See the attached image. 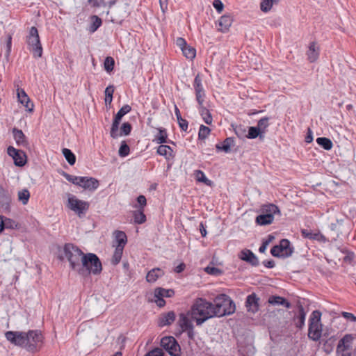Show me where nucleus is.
<instances>
[{"label": "nucleus", "instance_id": "f257e3e1", "mask_svg": "<svg viewBox=\"0 0 356 356\" xmlns=\"http://www.w3.org/2000/svg\"><path fill=\"white\" fill-rule=\"evenodd\" d=\"M6 339L11 343L24 348L27 351L36 353L43 346L44 337L41 331L35 330L24 332L8 331L5 333Z\"/></svg>", "mask_w": 356, "mask_h": 356}, {"label": "nucleus", "instance_id": "f03ea898", "mask_svg": "<svg viewBox=\"0 0 356 356\" xmlns=\"http://www.w3.org/2000/svg\"><path fill=\"white\" fill-rule=\"evenodd\" d=\"M213 303L203 298H197L193 304L189 314L197 325H201L207 320L215 317Z\"/></svg>", "mask_w": 356, "mask_h": 356}, {"label": "nucleus", "instance_id": "7ed1b4c3", "mask_svg": "<svg viewBox=\"0 0 356 356\" xmlns=\"http://www.w3.org/2000/svg\"><path fill=\"white\" fill-rule=\"evenodd\" d=\"M213 310L215 317H221L234 313L236 306L233 300L225 294H220L213 300Z\"/></svg>", "mask_w": 356, "mask_h": 356}, {"label": "nucleus", "instance_id": "20e7f679", "mask_svg": "<svg viewBox=\"0 0 356 356\" xmlns=\"http://www.w3.org/2000/svg\"><path fill=\"white\" fill-rule=\"evenodd\" d=\"M78 273L86 276L90 273L99 274L102 270V263L97 256L92 253L84 254Z\"/></svg>", "mask_w": 356, "mask_h": 356}, {"label": "nucleus", "instance_id": "39448f33", "mask_svg": "<svg viewBox=\"0 0 356 356\" xmlns=\"http://www.w3.org/2000/svg\"><path fill=\"white\" fill-rule=\"evenodd\" d=\"M63 252L65 257L70 263L71 268L78 273L84 256L83 252L72 243L65 244L63 247Z\"/></svg>", "mask_w": 356, "mask_h": 356}, {"label": "nucleus", "instance_id": "423d86ee", "mask_svg": "<svg viewBox=\"0 0 356 356\" xmlns=\"http://www.w3.org/2000/svg\"><path fill=\"white\" fill-rule=\"evenodd\" d=\"M322 332L321 312L315 310L312 312L309 318L308 337L314 341H317L321 338Z\"/></svg>", "mask_w": 356, "mask_h": 356}, {"label": "nucleus", "instance_id": "0eeeda50", "mask_svg": "<svg viewBox=\"0 0 356 356\" xmlns=\"http://www.w3.org/2000/svg\"><path fill=\"white\" fill-rule=\"evenodd\" d=\"M26 42L29 46L35 58H40L42 56V47L40 40L38 29L32 26L26 38Z\"/></svg>", "mask_w": 356, "mask_h": 356}, {"label": "nucleus", "instance_id": "6e6552de", "mask_svg": "<svg viewBox=\"0 0 356 356\" xmlns=\"http://www.w3.org/2000/svg\"><path fill=\"white\" fill-rule=\"evenodd\" d=\"M67 201L66 206L71 211H74L79 217L85 214L89 209L88 202L78 199L74 195L67 193Z\"/></svg>", "mask_w": 356, "mask_h": 356}, {"label": "nucleus", "instance_id": "1a4fd4ad", "mask_svg": "<svg viewBox=\"0 0 356 356\" xmlns=\"http://www.w3.org/2000/svg\"><path fill=\"white\" fill-rule=\"evenodd\" d=\"M355 337L353 334H346L339 341L336 349V356H351L353 341Z\"/></svg>", "mask_w": 356, "mask_h": 356}, {"label": "nucleus", "instance_id": "9d476101", "mask_svg": "<svg viewBox=\"0 0 356 356\" xmlns=\"http://www.w3.org/2000/svg\"><path fill=\"white\" fill-rule=\"evenodd\" d=\"M293 250L291 247L290 241L287 239H282L280 244L275 245L270 250L273 256L276 257L286 258L290 257Z\"/></svg>", "mask_w": 356, "mask_h": 356}, {"label": "nucleus", "instance_id": "9b49d317", "mask_svg": "<svg viewBox=\"0 0 356 356\" xmlns=\"http://www.w3.org/2000/svg\"><path fill=\"white\" fill-rule=\"evenodd\" d=\"M131 109V108L129 105H124L119 110V111L115 115L110 131V134L112 138H117L120 136H122V134L119 133V124L120 123L122 118L124 115L130 112Z\"/></svg>", "mask_w": 356, "mask_h": 356}, {"label": "nucleus", "instance_id": "f8f14e48", "mask_svg": "<svg viewBox=\"0 0 356 356\" xmlns=\"http://www.w3.org/2000/svg\"><path fill=\"white\" fill-rule=\"evenodd\" d=\"M189 317H191L189 312L187 314H180L177 323L181 332H187L188 337L192 339L194 335L193 325Z\"/></svg>", "mask_w": 356, "mask_h": 356}, {"label": "nucleus", "instance_id": "ddd939ff", "mask_svg": "<svg viewBox=\"0 0 356 356\" xmlns=\"http://www.w3.org/2000/svg\"><path fill=\"white\" fill-rule=\"evenodd\" d=\"M161 346L173 356H178L180 348L173 337H164L161 340Z\"/></svg>", "mask_w": 356, "mask_h": 356}, {"label": "nucleus", "instance_id": "4468645a", "mask_svg": "<svg viewBox=\"0 0 356 356\" xmlns=\"http://www.w3.org/2000/svg\"><path fill=\"white\" fill-rule=\"evenodd\" d=\"M8 154L14 160V163L17 166H24L26 163V156L25 153L19 149H17L13 146H9L7 149Z\"/></svg>", "mask_w": 356, "mask_h": 356}, {"label": "nucleus", "instance_id": "2eb2a0df", "mask_svg": "<svg viewBox=\"0 0 356 356\" xmlns=\"http://www.w3.org/2000/svg\"><path fill=\"white\" fill-rule=\"evenodd\" d=\"M174 295V291L172 289H165L163 288H156L154 290V302L156 305L161 307L165 305L164 297H171Z\"/></svg>", "mask_w": 356, "mask_h": 356}, {"label": "nucleus", "instance_id": "dca6fc26", "mask_svg": "<svg viewBox=\"0 0 356 356\" xmlns=\"http://www.w3.org/2000/svg\"><path fill=\"white\" fill-rule=\"evenodd\" d=\"M193 86L195 91L196 100L199 105H202L204 101L205 92L202 84V79L199 74L195 77Z\"/></svg>", "mask_w": 356, "mask_h": 356}, {"label": "nucleus", "instance_id": "f3484780", "mask_svg": "<svg viewBox=\"0 0 356 356\" xmlns=\"http://www.w3.org/2000/svg\"><path fill=\"white\" fill-rule=\"evenodd\" d=\"M259 298L255 293H252L247 297L245 306L248 312L253 314L259 310Z\"/></svg>", "mask_w": 356, "mask_h": 356}, {"label": "nucleus", "instance_id": "a211bd4d", "mask_svg": "<svg viewBox=\"0 0 356 356\" xmlns=\"http://www.w3.org/2000/svg\"><path fill=\"white\" fill-rule=\"evenodd\" d=\"M79 186L86 190L95 191L99 186V181L93 177H81Z\"/></svg>", "mask_w": 356, "mask_h": 356}, {"label": "nucleus", "instance_id": "6ab92c4d", "mask_svg": "<svg viewBox=\"0 0 356 356\" xmlns=\"http://www.w3.org/2000/svg\"><path fill=\"white\" fill-rule=\"evenodd\" d=\"M17 95L19 102L26 107V110L30 112L33 111V104L30 102V99L25 91L18 88L17 90Z\"/></svg>", "mask_w": 356, "mask_h": 356}, {"label": "nucleus", "instance_id": "aec40b11", "mask_svg": "<svg viewBox=\"0 0 356 356\" xmlns=\"http://www.w3.org/2000/svg\"><path fill=\"white\" fill-rule=\"evenodd\" d=\"M320 49L316 42H312L309 44L307 51V58L311 63H314L318 58Z\"/></svg>", "mask_w": 356, "mask_h": 356}, {"label": "nucleus", "instance_id": "412c9836", "mask_svg": "<svg viewBox=\"0 0 356 356\" xmlns=\"http://www.w3.org/2000/svg\"><path fill=\"white\" fill-rule=\"evenodd\" d=\"M175 320V314L174 312H169L160 316L158 324L160 327H163L172 324Z\"/></svg>", "mask_w": 356, "mask_h": 356}, {"label": "nucleus", "instance_id": "4be33fe9", "mask_svg": "<svg viewBox=\"0 0 356 356\" xmlns=\"http://www.w3.org/2000/svg\"><path fill=\"white\" fill-rule=\"evenodd\" d=\"M239 257L241 259L245 261L253 266L258 264V259L253 252L249 250H244L241 252Z\"/></svg>", "mask_w": 356, "mask_h": 356}, {"label": "nucleus", "instance_id": "5701e85b", "mask_svg": "<svg viewBox=\"0 0 356 356\" xmlns=\"http://www.w3.org/2000/svg\"><path fill=\"white\" fill-rule=\"evenodd\" d=\"M268 302L270 305H273V306L282 305L288 309L291 307V303L287 300H286L283 297L278 296H270L268 300Z\"/></svg>", "mask_w": 356, "mask_h": 356}, {"label": "nucleus", "instance_id": "b1692460", "mask_svg": "<svg viewBox=\"0 0 356 356\" xmlns=\"http://www.w3.org/2000/svg\"><path fill=\"white\" fill-rule=\"evenodd\" d=\"M306 312L302 305L298 307V314L294 317V322L296 327L302 329L305 326Z\"/></svg>", "mask_w": 356, "mask_h": 356}, {"label": "nucleus", "instance_id": "393cba45", "mask_svg": "<svg viewBox=\"0 0 356 356\" xmlns=\"http://www.w3.org/2000/svg\"><path fill=\"white\" fill-rule=\"evenodd\" d=\"M114 236L115 242L113 246L117 248L121 247L124 248L127 241L125 233L122 231H115L114 232Z\"/></svg>", "mask_w": 356, "mask_h": 356}, {"label": "nucleus", "instance_id": "a878e982", "mask_svg": "<svg viewBox=\"0 0 356 356\" xmlns=\"http://www.w3.org/2000/svg\"><path fill=\"white\" fill-rule=\"evenodd\" d=\"M164 275V272L159 268H153L149 270L146 275V280L147 282L154 283L158 278L162 277Z\"/></svg>", "mask_w": 356, "mask_h": 356}, {"label": "nucleus", "instance_id": "bb28decb", "mask_svg": "<svg viewBox=\"0 0 356 356\" xmlns=\"http://www.w3.org/2000/svg\"><path fill=\"white\" fill-rule=\"evenodd\" d=\"M232 22L233 19L230 15H225L222 16L218 21V24L220 26L218 29L222 32L227 31L231 26Z\"/></svg>", "mask_w": 356, "mask_h": 356}, {"label": "nucleus", "instance_id": "cd10ccee", "mask_svg": "<svg viewBox=\"0 0 356 356\" xmlns=\"http://www.w3.org/2000/svg\"><path fill=\"white\" fill-rule=\"evenodd\" d=\"M10 202V195L9 193L0 185V206L7 209L9 207Z\"/></svg>", "mask_w": 356, "mask_h": 356}, {"label": "nucleus", "instance_id": "c85d7f7f", "mask_svg": "<svg viewBox=\"0 0 356 356\" xmlns=\"http://www.w3.org/2000/svg\"><path fill=\"white\" fill-rule=\"evenodd\" d=\"M234 145V140L232 138H227L222 143H218L216 148L218 151H222L228 153L231 150V147Z\"/></svg>", "mask_w": 356, "mask_h": 356}, {"label": "nucleus", "instance_id": "c756f323", "mask_svg": "<svg viewBox=\"0 0 356 356\" xmlns=\"http://www.w3.org/2000/svg\"><path fill=\"white\" fill-rule=\"evenodd\" d=\"M14 138L18 145L26 147L28 143L26 140V136L22 130L14 129L13 131Z\"/></svg>", "mask_w": 356, "mask_h": 356}, {"label": "nucleus", "instance_id": "7c9ffc66", "mask_svg": "<svg viewBox=\"0 0 356 356\" xmlns=\"http://www.w3.org/2000/svg\"><path fill=\"white\" fill-rule=\"evenodd\" d=\"M157 153L161 156H163L168 160L173 157V151L172 148L168 145L163 144L159 145L157 148Z\"/></svg>", "mask_w": 356, "mask_h": 356}, {"label": "nucleus", "instance_id": "2f4dec72", "mask_svg": "<svg viewBox=\"0 0 356 356\" xmlns=\"http://www.w3.org/2000/svg\"><path fill=\"white\" fill-rule=\"evenodd\" d=\"M274 216L271 214L263 213L256 218V222L259 225H267L273 222Z\"/></svg>", "mask_w": 356, "mask_h": 356}, {"label": "nucleus", "instance_id": "473e14b6", "mask_svg": "<svg viewBox=\"0 0 356 356\" xmlns=\"http://www.w3.org/2000/svg\"><path fill=\"white\" fill-rule=\"evenodd\" d=\"M199 112L200 113V115L202 116L203 120L204 122L207 124H211L213 121V118L211 116V114L210 113L209 111L205 107L203 106V104L199 105Z\"/></svg>", "mask_w": 356, "mask_h": 356}, {"label": "nucleus", "instance_id": "72a5a7b5", "mask_svg": "<svg viewBox=\"0 0 356 356\" xmlns=\"http://www.w3.org/2000/svg\"><path fill=\"white\" fill-rule=\"evenodd\" d=\"M134 222L136 224H142L146 221V216L144 214V210L139 209L133 212Z\"/></svg>", "mask_w": 356, "mask_h": 356}, {"label": "nucleus", "instance_id": "f704fd0d", "mask_svg": "<svg viewBox=\"0 0 356 356\" xmlns=\"http://www.w3.org/2000/svg\"><path fill=\"white\" fill-rule=\"evenodd\" d=\"M195 179L199 182H202L207 186H211L212 181L208 179L204 173L200 170H195L194 172Z\"/></svg>", "mask_w": 356, "mask_h": 356}, {"label": "nucleus", "instance_id": "c9c22d12", "mask_svg": "<svg viewBox=\"0 0 356 356\" xmlns=\"http://www.w3.org/2000/svg\"><path fill=\"white\" fill-rule=\"evenodd\" d=\"M316 143L325 150H330L333 144L330 139L325 137H320L316 139Z\"/></svg>", "mask_w": 356, "mask_h": 356}, {"label": "nucleus", "instance_id": "e433bc0d", "mask_svg": "<svg viewBox=\"0 0 356 356\" xmlns=\"http://www.w3.org/2000/svg\"><path fill=\"white\" fill-rule=\"evenodd\" d=\"M115 251L111 259V263L113 265H117L121 260L124 248L115 247Z\"/></svg>", "mask_w": 356, "mask_h": 356}, {"label": "nucleus", "instance_id": "4c0bfd02", "mask_svg": "<svg viewBox=\"0 0 356 356\" xmlns=\"http://www.w3.org/2000/svg\"><path fill=\"white\" fill-rule=\"evenodd\" d=\"M181 51L184 56L188 59L193 60L196 56L195 49L188 44L181 50Z\"/></svg>", "mask_w": 356, "mask_h": 356}, {"label": "nucleus", "instance_id": "58836bf2", "mask_svg": "<svg viewBox=\"0 0 356 356\" xmlns=\"http://www.w3.org/2000/svg\"><path fill=\"white\" fill-rule=\"evenodd\" d=\"M258 136L261 140L264 138V135H263L260 132V131L258 129V128L257 127H250L249 128L248 134L247 137L248 138L253 139V138H256Z\"/></svg>", "mask_w": 356, "mask_h": 356}, {"label": "nucleus", "instance_id": "ea45409f", "mask_svg": "<svg viewBox=\"0 0 356 356\" xmlns=\"http://www.w3.org/2000/svg\"><path fill=\"white\" fill-rule=\"evenodd\" d=\"M268 121L269 118L268 117H265L259 120L258 122L257 127L263 135L265 134L266 131H267V128L269 126Z\"/></svg>", "mask_w": 356, "mask_h": 356}, {"label": "nucleus", "instance_id": "a19ab883", "mask_svg": "<svg viewBox=\"0 0 356 356\" xmlns=\"http://www.w3.org/2000/svg\"><path fill=\"white\" fill-rule=\"evenodd\" d=\"M175 115H176V117H177V119L179 122V125L180 128L184 131H186L188 129V122L186 120H184L181 118L180 111L176 106H175Z\"/></svg>", "mask_w": 356, "mask_h": 356}, {"label": "nucleus", "instance_id": "79ce46f5", "mask_svg": "<svg viewBox=\"0 0 356 356\" xmlns=\"http://www.w3.org/2000/svg\"><path fill=\"white\" fill-rule=\"evenodd\" d=\"M262 211L264 213L271 214V216H273L275 213H280V212L279 208L273 204L264 206L262 209Z\"/></svg>", "mask_w": 356, "mask_h": 356}, {"label": "nucleus", "instance_id": "37998d69", "mask_svg": "<svg viewBox=\"0 0 356 356\" xmlns=\"http://www.w3.org/2000/svg\"><path fill=\"white\" fill-rule=\"evenodd\" d=\"M17 196L19 201H20L24 205H26L29 202L30 193L27 189H23L18 192Z\"/></svg>", "mask_w": 356, "mask_h": 356}, {"label": "nucleus", "instance_id": "c03bdc74", "mask_svg": "<svg viewBox=\"0 0 356 356\" xmlns=\"http://www.w3.org/2000/svg\"><path fill=\"white\" fill-rule=\"evenodd\" d=\"M63 154L64 155L65 159L70 165H74L76 161L75 155L72 152V151L69 149L64 148L63 149Z\"/></svg>", "mask_w": 356, "mask_h": 356}, {"label": "nucleus", "instance_id": "a18cd8bd", "mask_svg": "<svg viewBox=\"0 0 356 356\" xmlns=\"http://www.w3.org/2000/svg\"><path fill=\"white\" fill-rule=\"evenodd\" d=\"M168 134L165 129H159V132L156 136V141L159 144H163L167 142Z\"/></svg>", "mask_w": 356, "mask_h": 356}, {"label": "nucleus", "instance_id": "49530a36", "mask_svg": "<svg viewBox=\"0 0 356 356\" xmlns=\"http://www.w3.org/2000/svg\"><path fill=\"white\" fill-rule=\"evenodd\" d=\"M274 0H261L260 3V9L264 13L269 12L274 3Z\"/></svg>", "mask_w": 356, "mask_h": 356}, {"label": "nucleus", "instance_id": "de8ad7c7", "mask_svg": "<svg viewBox=\"0 0 356 356\" xmlns=\"http://www.w3.org/2000/svg\"><path fill=\"white\" fill-rule=\"evenodd\" d=\"M114 88L113 86H108L105 90V104H110L113 100Z\"/></svg>", "mask_w": 356, "mask_h": 356}, {"label": "nucleus", "instance_id": "09e8293b", "mask_svg": "<svg viewBox=\"0 0 356 356\" xmlns=\"http://www.w3.org/2000/svg\"><path fill=\"white\" fill-rule=\"evenodd\" d=\"M92 24L90 26V31L95 32L102 25V19L97 15L91 17Z\"/></svg>", "mask_w": 356, "mask_h": 356}, {"label": "nucleus", "instance_id": "8fccbe9b", "mask_svg": "<svg viewBox=\"0 0 356 356\" xmlns=\"http://www.w3.org/2000/svg\"><path fill=\"white\" fill-rule=\"evenodd\" d=\"M210 132L211 129L209 127L204 125H201L199 129L198 137L200 139L204 140L207 138Z\"/></svg>", "mask_w": 356, "mask_h": 356}, {"label": "nucleus", "instance_id": "3c124183", "mask_svg": "<svg viewBox=\"0 0 356 356\" xmlns=\"http://www.w3.org/2000/svg\"><path fill=\"white\" fill-rule=\"evenodd\" d=\"M115 65L114 59L112 57H106L104 60V68L106 72H110L113 70Z\"/></svg>", "mask_w": 356, "mask_h": 356}, {"label": "nucleus", "instance_id": "603ef678", "mask_svg": "<svg viewBox=\"0 0 356 356\" xmlns=\"http://www.w3.org/2000/svg\"><path fill=\"white\" fill-rule=\"evenodd\" d=\"M64 177L68 181L72 182V184L77 185V186H79L80 181H81V179H82L81 177L70 175L67 173L64 174Z\"/></svg>", "mask_w": 356, "mask_h": 356}, {"label": "nucleus", "instance_id": "864d4df0", "mask_svg": "<svg viewBox=\"0 0 356 356\" xmlns=\"http://www.w3.org/2000/svg\"><path fill=\"white\" fill-rule=\"evenodd\" d=\"M129 153V147L124 141L121 143L119 149V155L122 157L127 156Z\"/></svg>", "mask_w": 356, "mask_h": 356}, {"label": "nucleus", "instance_id": "5fc2aeb1", "mask_svg": "<svg viewBox=\"0 0 356 356\" xmlns=\"http://www.w3.org/2000/svg\"><path fill=\"white\" fill-rule=\"evenodd\" d=\"M131 131V125L129 122H124L122 124L121 127L120 131H119V133L124 136H127L130 134Z\"/></svg>", "mask_w": 356, "mask_h": 356}, {"label": "nucleus", "instance_id": "6e6d98bb", "mask_svg": "<svg viewBox=\"0 0 356 356\" xmlns=\"http://www.w3.org/2000/svg\"><path fill=\"white\" fill-rule=\"evenodd\" d=\"M213 6L218 13H220L224 8L223 3L220 0H214L213 2Z\"/></svg>", "mask_w": 356, "mask_h": 356}, {"label": "nucleus", "instance_id": "4d7b16f0", "mask_svg": "<svg viewBox=\"0 0 356 356\" xmlns=\"http://www.w3.org/2000/svg\"><path fill=\"white\" fill-rule=\"evenodd\" d=\"M12 47V36L10 35H8L7 42H6V56L8 58L11 51Z\"/></svg>", "mask_w": 356, "mask_h": 356}, {"label": "nucleus", "instance_id": "13d9d810", "mask_svg": "<svg viewBox=\"0 0 356 356\" xmlns=\"http://www.w3.org/2000/svg\"><path fill=\"white\" fill-rule=\"evenodd\" d=\"M163 355L162 349L156 348L149 352L145 356H163Z\"/></svg>", "mask_w": 356, "mask_h": 356}, {"label": "nucleus", "instance_id": "bf43d9fd", "mask_svg": "<svg viewBox=\"0 0 356 356\" xmlns=\"http://www.w3.org/2000/svg\"><path fill=\"white\" fill-rule=\"evenodd\" d=\"M341 315L343 318H345L348 321H350L351 322H356V316H355L352 313L343 312L341 313Z\"/></svg>", "mask_w": 356, "mask_h": 356}, {"label": "nucleus", "instance_id": "052dcab7", "mask_svg": "<svg viewBox=\"0 0 356 356\" xmlns=\"http://www.w3.org/2000/svg\"><path fill=\"white\" fill-rule=\"evenodd\" d=\"M175 43L181 50H182L187 45L186 40L182 38H177L175 40Z\"/></svg>", "mask_w": 356, "mask_h": 356}, {"label": "nucleus", "instance_id": "680f3d73", "mask_svg": "<svg viewBox=\"0 0 356 356\" xmlns=\"http://www.w3.org/2000/svg\"><path fill=\"white\" fill-rule=\"evenodd\" d=\"M137 202L140 204V209H143L144 207L147 204L146 198L144 195H140L137 197Z\"/></svg>", "mask_w": 356, "mask_h": 356}, {"label": "nucleus", "instance_id": "e2e57ef3", "mask_svg": "<svg viewBox=\"0 0 356 356\" xmlns=\"http://www.w3.org/2000/svg\"><path fill=\"white\" fill-rule=\"evenodd\" d=\"M205 271L211 275H217L220 272L218 268L209 266L205 268Z\"/></svg>", "mask_w": 356, "mask_h": 356}, {"label": "nucleus", "instance_id": "0e129e2a", "mask_svg": "<svg viewBox=\"0 0 356 356\" xmlns=\"http://www.w3.org/2000/svg\"><path fill=\"white\" fill-rule=\"evenodd\" d=\"M7 222H10V220L8 218L3 220V217L0 216V233L4 229V227L6 225Z\"/></svg>", "mask_w": 356, "mask_h": 356}, {"label": "nucleus", "instance_id": "69168bd1", "mask_svg": "<svg viewBox=\"0 0 356 356\" xmlns=\"http://www.w3.org/2000/svg\"><path fill=\"white\" fill-rule=\"evenodd\" d=\"M313 140V136H312V130L309 128L308 129V132H307V134L305 137V142L307 143H312Z\"/></svg>", "mask_w": 356, "mask_h": 356}, {"label": "nucleus", "instance_id": "338daca9", "mask_svg": "<svg viewBox=\"0 0 356 356\" xmlns=\"http://www.w3.org/2000/svg\"><path fill=\"white\" fill-rule=\"evenodd\" d=\"M301 232H302V235L305 238H314L313 234L307 229H302Z\"/></svg>", "mask_w": 356, "mask_h": 356}, {"label": "nucleus", "instance_id": "774afa93", "mask_svg": "<svg viewBox=\"0 0 356 356\" xmlns=\"http://www.w3.org/2000/svg\"><path fill=\"white\" fill-rule=\"evenodd\" d=\"M200 231L202 236L205 237L207 235V230H206L202 222H201L200 225Z\"/></svg>", "mask_w": 356, "mask_h": 356}]
</instances>
